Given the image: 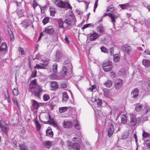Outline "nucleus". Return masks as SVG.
Returning <instances> with one entry per match:
<instances>
[{
  "label": "nucleus",
  "instance_id": "obj_30",
  "mask_svg": "<svg viewBox=\"0 0 150 150\" xmlns=\"http://www.w3.org/2000/svg\"><path fill=\"white\" fill-rule=\"evenodd\" d=\"M8 32L9 35L10 36L11 40L12 41H13L15 39L14 36L12 32L10 30V29H8Z\"/></svg>",
  "mask_w": 150,
  "mask_h": 150
},
{
  "label": "nucleus",
  "instance_id": "obj_9",
  "mask_svg": "<svg viewBox=\"0 0 150 150\" xmlns=\"http://www.w3.org/2000/svg\"><path fill=\"white\" fill-rule=\"evenodd\" d=\"M123 83V81L121 79H118L115 84V87L116 90H118L120 88Z\"/></svg>",
  "mask_w": 150,
  "mask_h": 150
},
{
  "label": "nucleus",
  "instance_id": "obj_21",
  "mask_svg": "<svg viewBox=\"0 0 150 150\" xmlns=\"http://www.w3.org/2000/svg\"><path fill=\"white\" fill-rule=\"evenodd\" d=\"M112 82L110 80H108L104 84V85L107 87L110 88L112 85Z\"/></svg>",
  "mask_w": 150,
  "mask_h": 150
},
{
  "label": "nucleus",
  "instance_id": "obj_19",
  "mask_svg": "<svg viewBox=\"0 0 150 150\" xmlns=\"http://www.w3.org/2000/svg\"><path fill=\"white\" fill-rule=\"evenodd\" d=\"M142 63L146 67H148L150 66V62L148 60L144 59Z\"/></svg>",
  "mask_w": 150,
  "mask_h": 150
},
{
  "label": "nucleus",
  "instance_id": "obj_56",
  "mask_svg": "<svg viewBox=\"0 0 150 150\" xmlns=\"http://www.w3.org/2000/svg\"><path fill=\"white\" fill-rule=\"evenodd\" d=\"M13 101V103L14 104V105H16V106L18 108L19 106L18 105V104L17 102V101L15 99L13 98L12 99Z\"/></svg>",
  "mask_w": 150,
  "mask_h": 150
},
{
  "label": "nucleus",
  "instance_id": "obj_33",
  "mask_svg": "<svg viewBox=\"0 0 150 150\" xmlns=\"http://www.w3.org/2000/svg\"><path fill=\"white\" fill-rule=\"evenodd\" d=\"M12 93L13 95L15 96H18L19 94V92L17 88H14L12 90Z\"/></svg>",
  "mask_w": 150,
  "mask_h": 150
},
{
  "label": "nucleus",
  "instance_id": "obj_64",
  "mask_svg": "<svg viewBox=\"0 0 150 150\" xmlns=\"http://www.w3.org/2000/svg\"><path fill=\"white\" fill-rule=\"evenodd\" d=\"M65 40L66 42L67 43H69V39H68V38L67 37L66 35L65 36Z\"/></svg>",
  "mask_w": 150,
  "mask_h": 150
},
{
  "label": "nucleus",
  "instance_id": "obj_27",
  "mask_svg": "<svg viewBox=\"0 0 150 150\" xmlns=\"http://www.w3.org/2000/svg\"><path fill=\"white\" fill-rule=\"evenodd\" d=\"M113 58L114 61L115 63L118 62L120 60V57L117 54L114 55Z\"/></svg>",
  "mask_w": 150,
  "mask_h": 150
},
{
  "label": "nucleus",
  "instance_id": "obj_45",
  "mask_svg": "<svg viewBox=\"0 0 150 150\" xmlns=\"http://www.w3.org/2000/svg\"><path fill=\"white\" fill-rule=\"evenodd\" d=\"M73 140L74 142H79L81 140V139L79 136H77L72 139Z\"/></svg>",
  "mask_w": 150,
  "mask_h": 150
},
{
  "label": "nucleus",
  "instance_id": "obj_18",
  "mask_svg": "<svg viewBox=\"0 0 150 150\" xmlns=\"http://www.w3.org/2000/svg\"><path fill=\"white\" fill-rule=\"evenodd\" d=\"M44 146L48 149L50 148L52 146V144L51 142L49 141L45 142L43 143Z\"/></svg>",
  "mask_w": 150,
  "mask_h": 150
},
{
  "label": "nucleus",
  "instance_id": "obj_42",
  "mask_svg": "<svg viewBox=\"0 0 150 150\" xmlns=\"http://www.w3.org/2000/svg\"><path fill=\"white\" fill-rule=\"evenodd\" d=\"M67 147L68 149L71 150L73 149V144L71 142H68L67 144Z\"/></svg>",
  "mask_w": 150,
  "mask_h": 150
},
{
  "label": "nucleus",
  "instance_id": "obj_7",
  "mask_svg": "<svg viewBox=\"0 0 150 150\" xmlns=\"http://www.w3.org/2000/svg\"><path fill=\"white\" fill-rule=\"evenodd\" d=\"M122 48L123 50L128 54H129L132 50L131 47L128 44H125L123 45L122 47Z\"/></svg>",
  "mask_w": 150,
  "mask_h": 150
},
{
  "label": "nucleus",
  "instance_id": "obj_48",
  "mask_svg": "<svg viewBox=\"0 0 150 150\" xmlns=\"http://www.w3.org/2000/svg\"><path fill=\"white\" fill-rule=\"evenodd\" d=\"M49 20V19L48 17H45L42 20V22L44 25H45L47 23Z\"/></svg>",
  "mask_w": 150,
  "mask_h": 150
},
{
  "label": "nucleus",
  "instance_id": "obj_6",
  "mask_svg": "<svg viewBox=\"0 0 150 150\" xmlns=\"http://www.w3.org/2000/svg\"><path fill=\"white\" fill-rule=\"evenodd\" d=\"M48 64L49 63L47 62L45 63H40V64L42 65H40L38 64H37L34 67V68L37 69H45V66H47Z\"/></svg>",
  "mask_w": 150,
  "mask_h": 150
},
{
  "label": "nucleus",
  "instance_id": "obj_47",
  "mask_svg": "<svg viewBox=\"0 0 150 150\" xmlns=\"http://www.w3.org/2000/svg\"><path fill=\"white\" fill-rule=\"evenodd\" d=\"M142 136L144 138L149 137L150 136V134L144 131H143L142 133Z\"/></svg>",
  "mask_w": 150,
  "mask_h": 150
},
{
  "label": "nucleus",
  "instance_id": "obj_39",
  "mask_svg": "<svg viewBox=\"0 0 150 150\" xmlns=\"http://www.w3.org/2000/svg\"><path fill=\"white\" fill-rule=\"evenodd\" d=\"M74 122L75 123L74 125V127L77 130H79L80 129L79 124L77 120H75Z\"/></svg>",
  "mask_w": 150,
  "mask_h": 150
},
{
  "label": "nucleus",
  "instance_id": "obj_29",
  "mask_svg": "<svg viewBox=\"0 0 150 150\" xmlns=\"http://www.w3.org/2000/svg\"><path fill=\"white\" fill-rule=\"evenodd\" d=\"M143 107V105L142 104L137 105L135 108V110L136 111L139 112L142 109Z\"/></svg>",
  "mask_w": 150,
  "mask_h": 150
},
{
  "label": "nucleus",
  "instance_id": "obj_32",
  "mask_svg": "<svg viewBox=\"0 0 150 150\" xmlns=\"http://www.w3.org/2000/svg\"><path fill=\"white\" fill-rule=\"evenodd\" d=\"M18 147L20 150H28L27 147L24 144H19Z\"/></svg>",
  "mask_w": 150,
  "mask_h": 150
},
{
  "label": "nucleus",
  "instance_id": "obj_44",
  "mask_svg": "<svg viewBox=\"0 0 150 150\" xmlns=\"http://www.w3.org/2000/svg\"><path fill=\"white\" fill-rule=\"evenodd\" d=\"M58 24L60 28H64L63 22L62 20H59L58 21Z\"/></svg>",
  "mask_w": 150,
  "mask_h": 150
},
{
  "label": "nucleus",
  "instance_id": "obj_35",
  "mask_svg": "<svg viewBox=\"0 0 150 150\" xmlns=\"http://www.w3.org/2000/svg\"><path fill=\"white\" fill-rule=\"evenodd\" d=\"M57 64L56 63L54 64L52 66V70L54 73H57Z\"/></svg>",
  "mask_w": 150,
  "mask_h": 150
},
{
  "label": "nucleus",
  "instance_id": "obj_26",
  "mask_svg": "<svg viewBox=\"0 0 150 150\" xmlns=\"http://www.w3.org/2000/svg\"><path fill=\"white\" fill-rule=\"evenodd\" d=\"M73 149L74 150H79L80 149V146L77 143H74L73 144Z\"/></svg>",
  "mask_w": 150,
  "mask_h": 150
},
{
  "label": "nucleus",
  "instance_id": "obj_52",
  "mask_svg": "<svg viewBox=\"0 0 150 150\" xmlns=\"http://www.w3.org/2000/svg\"><path fill=\"white\" fill-rule=\"evenodd\" d=\"M98 0H96L95 1L94 5V8H93V12L95 13L96 11V9L97 8L98 6Z\"/></svg>",
  "mask_w": 150,
  "mask_h": 150
},
{
  "label": "nucleus",
  "instance_id": "obj_4",
  "mask_svg": "<svg viewBox=\"0 0 150 150\" xmlns=\"http://www.w3.org/2000/svg\"><path fill=\"white\" fill-rule=\"evenodd\" d=\"M62 126L64 128H69L72 126L73 123L70 120H65L63 122Z\"/></svg>",
  "mask_w": 150,
  "mask_h": 150
},
{
  "label": "nucleus",
  "instance_id": "obj_36",
  "mask_svg": "<svg viewBox=\"0 0 150 150\" xmlns=\"http://www.w3.org/2000/svg\"><path fill=\"white\" fill-rule=\"evenodd\" d=\"M48 117L49 120L48 122L51 124H52V125L55 126L56 125V124L55 123L54 120L53 119H51V117L49 115H48Z\"/></svg>",
  "mask_w": 150,
  "mask_h": 150
},
{
  "label": "nucleus",
  "instance_id": "obj_10",
  "mask_svg": "<svg viewBox=\"0 0 150 150\" xmlns=\"http://www.w3.org/2000/svg\"><path fill=\"white\" fill-rule=\"evenodd\" d=\"M131 120L130 123L132 126H135L137 123V119L135 116L131 114L130 115Z\"/></svg>",
  "mask_w": 150,
  "mask_h": 150
},
{
  "label": "nucleus",
  "instance_id": "obj_31",
  "mask_svg": "<svg viewBox=\"0 0 150 150\" xmlns=\"http://www.w3.org/2000/svg\"><path fill=\"white\" fill-rule=\"evenodd\" d=\"M68 109V107H60L59 108V112L60 113H62L66 112Z\"/></svg>",
  "mask_w": 150,
  "mask_h": 150
},
{
  "label": "nucleus",
  "instance_id": "obj_15",
  "mask_svg": "<svg viewBox=\"0 0 150 150\" xmlns=\"http://www.w3.org/2000/svg\"><path fill=\"white\" fill-rule=\"evenodd\" d=\"M51 87L52 88V90H54L58 88V85L56 82L52 81L51 82Z\"/></svg>",
  "mask_w": 150,
  "mask_h": 150
},
{
  "label": "nucleus",
  "instance_id": "obj_51",
  "mask_svg": "<svg viewBox=\"0 0 150 150\" xmlns=\"http://www.w3.org/2000/svg\"><path fill=\"white\" fill-rule=\"evenodd\" d=\"M104 94L105 96H107L110 94L109 90L107 89H105L103 90Z\"/></svg>",
  "mask_w": 150,
  "mask_h": 150
},
{
  "label": "nucleus",
  "instance_id": "obj_57",
  "mask_svg": "<svg viewBox=\"0 0 150 150\" xmlns=\"http://www.w3.org/2000/svg\"><path fill=\"white\" fill-rule=\"evenodd\" d=\"M66 6L70 9H71L72 8L70 5L68 3H65V7Z\"/></svg>",
  "mask_w": 150,
  "mask_h": 150
},
{
  "label": "nucleus",
  "instance_id": "obj_61",
  "mask_svg": "<svg viewBox=\"0 0 150 150\" xmlns=\"http://www.w3.org/2000/svg\"><path fill=\"white\" fill-rule=\"evenodd\" d=\"M61 86L62 88H65L67 87V85L65 83H62L61 84Z\"/></svg>",
  "mask_w": 150,
  "mask_h": 150
},
{
  "label": "nucleus",
  "instance_id": "obj_41",
  "mask_svg": "<svg viewBox=\"0 0 150 150\" xmlns=\"http://www.w3.org/2000/svg\"><path fill=\"white\" fill-rule=\"evenodd\" d=\"M43 100L44 101H47L50 99V97L49 95L44 94L43 96Z\"/></svg>",
  "mask_w": 150,
  "mask_h": 150
},
{
  "label": "nucleus",
  "instance_id": "obj_1",
  "mask_svg": "<svg viewBox=\"0 0 150 150\" xmlns=\"http://www.w3.org/2000/svg\"><path fill=\"white\" fill-rule=\"evenodd\" d=\"M29 89V91L32 93L35 97L40 98V93L42 92L43 90L42 87L38 84L36 79H34L30 82Z\"/></svg>",
  "mask_w": 150,
  "mask_h": 150
},
{
  "label": "nucleus",
  "instance_id": "obj_59",
  "mask_svg": "<svg viewBox=\"0 0 150 150\" xmlns=\"http://www.w3.org/2000/svg\"><path fill=\"white\" fill-rule=\"evenodd\" d=\"M48 105L52 108H53L54 106V104L53 102H51L50 101L49 102Z\"/></svg>",
  "mask_w": 150,
  "mask_h": 150
},
{
  "label": "nucleus",
  "instance_id": "obj_22",
  "mask_svg": "<svg viewBox=\"0 0 150 150\" xmlns=\"http://www.w3.org/2000/svg\"><path fill=\"white\" fill-rule=\"evenodd\" d=\"M67 70L66 67H63L62 68V70L60 74L63 77H65L67 74Z\"/></svg>",
  "mask_w": 150,
  "mask_h": 150
},
{
  "label": "nucleus",
  "instance_id": "obj_8",
  "mask_svg": "<svg viewBox=\"0 0 150 150\" xmlns=\"http://www.w3.org/2000/svg\"><path fill=\"white\" fill-rule=\"evenodd\" d=\"M64 23L68 26L73 25L75 23L74 18H68L66 19L64 21Z\"/></svg>",
  "mask_w": 150,
  "mask_h": 150
},
{
  "label": "nucleus",
  "instance_id": "obj_12",
  "mask_svg": "<svg viewBox=\"0 0 150 150\" xmlns=\"http://www.w3.org/2000/svg\"><path fill=\"white\" fill-rule=\"evenodd\" d=\"M99 37V35L98 34L95 32L90 35L89 37V39L91 41H94Z\"/></svg>",
  "mask_w": 150,
  "mask_h": 150
},
{
  "label": "nucleus",
  "instance_id": "obj_11",
  "mask_svg": "<svg viewBox=\"0 0 150 150\" xmlns=\"http://www.w3.org/2000/svg\"><path fill=\"white\" fill-rule=\"evenodd\" d=\"M23 27L24 28L28 27H33V25H31V23L28 20L24 21L22 23Z\"/></svg>",
  "mask_w": 150,
  "mask_h": 150
},
{
  "label": "nucleus",
  "instance_id": "obj_34",
  "mask_svg": "<svg viewBox=\"0 0 150 150\" xmlns=\"http://www.w3.org/2000/svg\"><path fill=\"white\" fill-rule=\"evenodd\" d=\"M45 32L47 33L52 34L54 33L53 29H45Z\"/></svg>",
  "mask_w": 150,
  "mask_h": 150
},
{
  "label": "nucleus",
  "instance_id": "obj_53",
  "mask_svg": "<svg viewBox=\"0 0 150 150\" xmlns=\"http://www.w3.org/2000/svg\"><path fill=\"white\" fill-rule=\"evenodd\" d=\"M37 71L36 70H35L33 72H32L31 75V77L32 78H34L36 77L37 75Z\"/></svg>",
  "mask_w": 150,
  "mask_h": 150
},
{
  "label": "nucleus",
  "instance_id": "obj_55",
  "mask_svg": "<svg viewBox=\"0 0 150 150\" xmlns=\"http://www.w3.org/2000/svg\"><path fill=\"white\" fill-rule=\"evenodd\" d=\"M38 4L37 2L35 0H33V7L34 9H35V8L38 6Z\"/></svg>",
  "mask_w": 150,
  "mask_h": 150
},
{
  "label": "nucleus",
  "instance_id": "obj_49",
  "mask_svg": "<svg viewBox=\"0 0 150 150\" xmlns=\"http://www.w3.org/2000/svg\"><path fill=\"white\" fill-rule=\"evenodd\" d=\"M115 10V9L114 8L111 7V6H109L107 8V12H109V11H110V12H113L114 11V10Z\"/></svg>",
  "mask_w": 150,
  "mask_h": 150
},
{
  "label": "nucleus",
  "instance_id": "obj_37",
  "mask_svg": "<svg viewBox=\"0 0 150 150\" xmlns=\"http://www.w3.org/2000/svg\"><path fill=\"white\" fill-rule=\"evenodd\" d=\"M121 122L123 123H125L127 122V119L125 115L122 114L121 117Z\"/></svg>",
  "mask_w": 150,
  "mask_h": 150
},
{
  "label": "nucleus",
  "instance_id": "obj_20",
  "mask_svg": "<svg viewBox=\"0 0 150 150\" xmlns=\"http://www.w3.org/2000/svg\"><path fill=\"white\" fill-rule=\"evenodd\" d=\"M46 136L50 137H52L53 136V132L51 129H47L46 130Z\"/></svg>",
  "mask_w": 150,
  "mask_h": 150
},
{
  "label": "nucleus",
  "instance_id": "obj_5",
  "mask_svg": "<svg viewBox=\"0 0 150 150\" xmlns=\"http://www.w3.org/2000/svg\"><path fill=\"white\" fill-rule=\"evenodd\" d=\"M107 16H108L110 17L111 19V22L113 23V25L115 23V20L117 19L118 16L110 13H105L102 16V17H103Z\"/></svg>",
  "mask_w": 150,
  "mask_h": 150
},
{
  "label": "nucleus",
  "instance_id": "obj_2",
  "mask_svg": "<svg viewBox=\"0 0 150 150\" xmlns=\"http://www.w3.org/2000/svg\"><path fill=\"white\" fill-rule=\"evenodd\" d=\"M102 66L103 69L105 72L110 71L112 66L111 62L110 61L103 63Z\"/></svg>",
  "mask_w": 150,
  "mask_h": 150
},
{
  "label": "nucleus",
  "instance_id": "obj_62",
  "mask_svg": "<svg viewBox=\"0 0 150 150\" xmlns=\"http://www.w3.org/2000/svg\"><path fill=\"white\" fill-rule=\"evenodd\" d=\"M95 88V86L94 85H93L91 86V87L90 88H89V90L91 91H92Z\"/></svg>",
  "mask_w": 150,
  "mask_h": 150
},
{
  "label": "nucleus",
  "instance_id": "obj_43",
  "mask_svg": "<svg viewBox=\"0 0 150 150\" xmlns=\"http://www.w3.org/2000/svg\"><path fill=\"white\" fill-rule=\"evenodd\" d=\"M5 97L7 100L8 102L10 103V100L9 98V93L7 89L6 93L5 94Z\"/></svg>",
  "mask_w": 150,
  "mask_h": 150
},
{
  "label": "nucleus",
  "instance_id": "obj_25",
  "mask_svg": "<svg viewBox=\"0 0 150 150\" xmlns=\"http://www.w3.org/2000/svg\"><path fill=\"white\" fill-rule=\"evenodd\" d=\"M63 101H67L69 98V97L67 93L66 92H64L63 94Z\"/></svg>",
  "mask_w": 150,
  "mask_h": 150
},
{
  "label": "nucleus",
  "instance_id": "obj_24",
  "mask_svg": "<svg viewBox=\"0 0 150 150\" xmlns=\"http://www.w3.org/2000/svg\"><path fill=\"white\" fill-rule=\"evenodd\" d=\"M7 49V45L5 42H3L1 45V50L2 52H5Z\"/></svg>",
  "mask_w": 150,
  "mask_h": 150
},
{
  "label": "nucleus",
  "instance_id": "obj_63",
  "mask_svg": "<svg viewBox=\"0 0 150 150\" xmlns=\"http://www.w3.org/2000/svg\"><path fill=\"white\" fill-rule=\"evenodd\" d=\"M146 145L147 147L150 149V142L147 141L146 143Z\"/></svg>",
  "mask_w": 150,
  "mask_h": 150
},
{
  "label": "nucleus",
  "instance_id": "obj_23",
  "mask_svg": "<svg viewBox=\"0 0 150 150\" xmlns=\"http://www.w3.org/2000/svg\"><path fill=\"white\" fill-rule=\"evenodd\" d=\"M119 6L123 10L128 9L130 7V6H129L128 3L125 4H119Z\"/></svg>",
  "mask_w": 150,
  "mask_h": 150
},
{
  "label": "nucleus",
  "instance_id": "obj_46",
  "mask_svg": "<svg viewBox=\"0 0 150 150\" xmlns=\"http://www.w3.org/2000/svg\"><path fill=\"white\" fill-rule=\"evenodd\" d=\"M126 73V71L124 68H121L119 71V74L120 75H124Z\"/></svg>",
  "mask_w": 150,
  "mask_h": 150
},
{
  "label": "nucleus",
  "instance_id": "obj_16",
  "mask_svg": "<svg viewBox=\"0 0 150 150\" xmlns=\"http://www.w3.org/2000/svg\"><path fill=\"white\" fill-rule=\"evenodd\" d=\"M33 104L32 105L33 108L35 110L38 109L39 107V104L40 103H38L37 101L35 100H32Z\"/></svg>",
  "mask_w": 150,
  "mask_h": 150
},
{
  "label": "nucleus",
  "instance_id": "obj_13",
  "mask_svg": "<svg viewBox=\"0 0 150 150\" xmlns=\"http://www.w3.org/2000/svg\"><path fill=\"white\" fill-rule=\"evenodd\" d=\"M114 129L113 125L111 124L108 129V135L109 137H111L114 132Z\"/></svg>",
  "mask_w": 150,
  "mask_h": 150
},
{
  "label": "nucleus",
  "instance_id": "obj_40",
  "mask_svg": "<svg viewBox=\"0 0 150 150\" xmlns=\"http://www.w3.org/2000/svg\"><path fill=\"white\" fill-rule=\"evenodd\" d=\"M49 9L50 15L52 16H54L55 13V9L52 7H50Z\"/></svg>",
  "mask_w": 150,
  "mask_h": 150
},
{
  "label": "nucleus",
  "instance_id": "obj_58",
  "mask_svg": "<svg viewBox=\"0 0 150 150\" xmlns=\"http://www.w3.org/2000/svg\"><path fill=\"white\" fill-rule=\"evenodd\" d=\"M110 76L112 78H114L115 76V74L114 72L112 71L110 72Z\"/></svg>",
  "mask_w": 150,
  "mask_h": 150
},
{
  "label": "nucleus",
  "instance_id": "obj_50",
  "mask_svg": "<svg viewBox=\"0 0 150 150\" xmlns=\"http://www.w3.org/2000/svg\"><path fill=\"white\" fill-rule=\"evenodd\" d=\"M18 50L21 52V55H24L25 54V52L23 49L21 47H18Z\"/></svg>",
  "mask_w": 150,
  "mask_h": 150
},
{
  "label": "nucleus",
  "instance_id": "obj_14",
  "mask_svg": "<svg viewBox=\"0 0 150 150\" xmlns=\"http://www.w3.org/2000/svg\"><path fill=\"white\" fill-rule=\"evenodd\" d=\"M139 90L138 89L135 88L132 90L131 92V95L133 96V97L135 98L137 97L138 95Z\"/></svg>",
  "mask_w": 150,
  "mask_h": 150
},
{
  "label": "nucleus",
  "instance_id": "obj_3",
  "mask_svg": "<svg viewBox=\"0 0 150 150\" xmlns=\"http://www.w3.org/2000/svg\"><path fill=\"white\" fill-rule=\"evenodd\" d=\"M0 127L5 134H7L8 130V126L4 121H0Z\"/></svg>",
  "mask_w": 150,
  "mask_h": 150
},
{
  "label": "nucleus",
  "instance_id": "obj_38",
  "mask_svg": "<svg viewBox=\"0 0 150 150\" xmlns=\"http://www.w3.org/2000/svg\"><path fill=\"white\" fill-rule=\"evenodd\" d=\"M35 123L36 125L37 130L38 131L41 128V125L37 120H35Z\"/></svg>",
  "mask_w": 150,
  "mask_h": 150
},
{
  "label": "nucleus",
  "instance_id": "obj_60",
  "mask_svg": "<svg viewBox=\"0 0 150 150\" xmlns=\"http://www.w3.org/2000/svg\"><path fill=\"white\" fill-rule=\"evenodd\" d=\"M92 25V24L91 23L86 24L84 25L83 26V27L82 28H87L88 27H89L90 25Z\"/></svg>",
  "mask_w": 150,
  "mask_h": 150
},
{
  "label": "nucleus",
  "instance_id": "obj_28",
  "mask_svg": "<svg viewBox=\"0 0 150 150\" xmlns=\"http://www.w3.org/2000/svg\"><path fill=\"white\" fill-rule=\"evenodd\" d=\"M94 101L95 102H96V103L97 105V107H100L101 106L102 102V100L100 99H99L95 98L94 99Z\"/></svg>",
  "mask_w": 150,
  "mask_h": 150
},
{
  "label": "nucleus",
  "instance_id": "obj_17",
  "mask_svg": "<svg viewBox=\"0 0 150 150\" xmlns=\"http://www.w3.org/2000/svg\"><path fill=\"white\" fill-rule=\"evenodd\" d=\"M55 4L58 7L61 8H65V3L61 1H57Z\"/></svg>",
  "mask_w": 150,
  "mask_h": 150
},
{
  "label": "nucleus",
  "instance_id": "obj_54",
  "mask_svg": "<svg viewBox=\"0 0 150 150\" xmlns=\"http://www.w3.org/2000/svg\"><path fill=\"white\" fill-rule=\"evenodd\" d=\"M100 49L102 52H105L107 53L108 52V50L107 49L104 47H102L100 48Z\"/></svg>",
  "mask_w": 150,
  "mask_h": 150
}]
</instances>
